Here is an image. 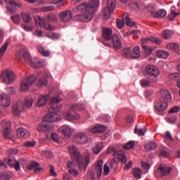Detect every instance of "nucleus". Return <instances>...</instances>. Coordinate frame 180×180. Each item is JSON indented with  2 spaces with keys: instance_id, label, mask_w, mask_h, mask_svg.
<instances>
[{
  "instance_id": "f257e3e1",
  "label": "nucleus",
  "mask_w": 180,
  "mask_h": 180,
  "mask_svg": "<svg viewBox=\"0 0 180 180\" xmlns=\"http://www.w3.org/2000/svg\"><path fill=\"white\" fill-rule=\"evenodd\" d=\"M99 6V0H89V3H83L77 6L80 12H86L85 14H79L75 16L77 22H91L94 18V13Z\"/></svg>"
},
{
  "instance_id": "f03ea898",
  "label": "nucleus",
  "mask_w": 180,
  "mask_h": 180,
  "mask_svg": "<svg viewBox=\"0 0 180 180\" xmlns=\"http://www.w3.org/2000/svg\"><path fill=\"white\" fill-rule=\"evenodd\" d=\"M68 151L72 158L77 161V165L79 171H86L89 162H91V155L89 153H84L82 156L79 153L78 148L75 146H70Z\"/></svg>"
},
{
  "instance_id": "7ed1b4c3",
  "label": "nucleus",
  "mask_w": 180,
  "mask_h": 180,
  "mask_svg": "<svg viewBox=\"0 0 180 180\" xmlns=\"http://www.w3.org/2000/svg\"><path fill=\"white\" fill-rule=\"evenodd\" d=\"M144 77L152 79L153 82L157 83L158 82V76L160 75V70L157 67L153 65H148L145 68V70L143 72Z\"/></svg>"
},
{
  "instance_id": "20e7f679",
  "label": "nucleus",
  "mask_w": 180,
  "mask_h": 180,
  "mask_svg": "<svg viewBox=\"0 0 180 180\" xmlns=\"http://www.w3.org/2000/svg\"><path fill=\"white\" fill-rule=\"evenodd\" d=\"M16 57L21 63H26V64H31L32 63V56L29 50L26 48L22 49L20 51H18L16 53Z\"/></svg>"
},
{
  "instance_id": "39448f33",
  "label": "nucleus",
  "mask_w": 180,
  "mask_h": 180,
  "mask_svg": "<svg viewBox=\"0 0 180 180\" xmlns=\"http://www.w3.org/2000/svg\"><path fill=\"white\" fill-rule=\"evenodd\" d=\"M58 120H61V115L56 113V108L54 107H51L49 112L43 118V121L46 123L58 122Z\"/></svg>"
},
{
  "instance_id": "423d86ee",
  "label": "nucleus",
  "mask_w": 180,
  "mask_h": 180,
  "mask_svg": "<svg viewBox=\"0 0 180 180\" xmlns=\"http://www.w3.org/2000/svg\"><path fill=\"white\" fill-rule=\"evenodd\" d=\"M116 8V0H108V6L102 10L104 15V19H110L112 13H113Z\"/></svg>"
},
{
  "instance_id": "0eeeda50",
  "label": "nucleus",
  "mask_w": 180,
  "mask_h": 180,
  "mask_svg": "<svg viewBox=\"0 0 180 180\" xmlns=\"http://www.w3.org/2000/svg\"><path fill=\"white\" fill-rule=\"evenodd\" d=\"M37 78L36 76L32 75L30 77L25 78L24 80H22L21 85H20V89L22 92H26V91L29 90V86L30 85H33L34 82H36V79Z\"/></svg>"
},
{
  "instance_id": "6e6552de",
  "label": "nucleus",
  "mask_w": 180,
  "mask_h": 180,
  "mask_svg": "<svg viewBox=\"0 0 180 180\" xmlns=\"http://www.w3.org/2000/svg\"><path fill=\"white\" fill-rule=\"evenodd\" d=\"M148 12L151 13L152 16L155 19H162L167 16V11L165 9H160L155 11L154 6L148 5Z\"/></svg>"
},
{
  "instance_id": "1a4fd4ad",
  "label": "nucleus",
  "mask_w": 180,
  "mask_h": 180,
  "mask_svg": "<svg viewBox=\"0 0 180 180\" xmlns=\"http://www.w3.org/2000/svg\"><path fill=\"white\" fill-rule=\"evenodd\" d=\"M1 127L3 129V137L4 139H11L12 136V129L11 128V122L9 121L3 120L1 122Z\"/></svg>"
},
{
  "instance_id": "9d476101",
  "label": "nucleus",
  "mask_w": 180,
  "mask_h": 180,
  "mask_svg": "<svg viewBox=\"0 0 180 180\" xmlns=\"http://www.w3.org/2000/svg\"><path fill=\"white\" fill-rule=\"evenodd\" d=\"M73 141L77 144H86L88 143V136L84 132H77L74 136Z\"/></svg>"
},
{
  "instance_id": "9b49d317",
  "label": "nucleus",
  "mask_w": 180,
  "mask_h": 180,
  "mask_svg": "<svg viewBox=\"0 0 180 180\" xmlns=\"http://www.w3.org/2000/svg\"><path fill=\"white\" fill-rule=\"evenodd\" d=\"M59 18L63 23H67L72 20V12L70 10H66L59 13Z\"/></svg>"
},
{
  "instance_id": "f8f14e48",
  "label": "nucleus",
  "mask_w": 180,
  "mask_h": 180,
  "mask_svg": "<svg viewBox=\"0 0 180 180\" xmlns=\"http://www.w3.org/2000/svg\"><path fill=\"white\" fill-rule=\"evenodd\" d=\"M3 81L8 83L12 84L15 81V73L12 71L6 70L2 75Z\"/></svg>"
},
{
  "instance_id": "ddd939ff",
  "label": "nucleus",
  "mask_w": 180,
  "mask_h": 180,
  "mask_svg": "<svg viewBox=\"0 0 180 180\" xmlns=\"http://www.w3.org/2000/svg\"><path fill=\"white\" fill-rule=\"evenodd\" d=\"M103 38L106 41H110L113 39V30L111 28L103 27L102 28Z\"/></svg>"
},
{
  "instance_id": "4468645a",
  "label": "nucleus",
  "mask_w": 180,
  "mask_h": 180,
  "mask_svg": "<svg viewBox=\"0 0 180 180\" xmlns=\"http://www.w3.org/2000/svg\"><path fill=\"white\" fill-rule=\"evenodd\" d=\"M64 116L65 119L68 122H74L75 120H79V119H81L79 114L71 111L65 112Z\"/></svg>"
},
{
  "instance_id": "2eb2a0df",
  "label": "nucleus",
  "mask_w": 180,
  "mask_h": 180,
  "mask_svg": "<svg viewBox=\"0 0 180 180\" xmlns=\"http://www.w3.org/2000/svg\"><path fill=\"white\" fill-rule=\"evenodd\" d=\"M160 96L167 103L172 102V96L171 95L169 91H168L167 89H160Z\"/></svg>"
},
{
  "instance_id": "dca6fc26",
  "label": "nucleus",
  "mask_w": 180,
  "mask_h": 180,
  "mask_svg": "<svg viewBox=\"0 0 180 180\" xmlns=\"http://www.w3.org/2000/svg\"><path fill=\"white\" fill-rule=\"evenodd\" d=\"M4 161L6 164H8L11 168H15V171H20V164H19V161L16 160L14 158L8 159L7 161L6 159H5Z\"/></svg>"
},
{
  "instance_id": "f3484780",
  "label": "nucleus",
  "mask_w": 180,
  "mask_h": 180,
  "mask_svg": "<svg viewBox=\"0 0 180 180\" xmlns=\"http://www.w3.org/2000/svg\"><path fill=\"white\" fill-rule=\"evenodd\" d=\"M0 106L9 108L11 106V98L6 94H0Z\"/></svg>"
},
{
  "instance_id": "a211bd4d",
  "label": "nucleus",
  "mask_w": 180,
  "mask_h": 180,
  "mask_svg": "<svg viewBox=\"0 0 180 180\" xmlns=\"http://www.w3.org/2000/svg\"><path fill=\"white\" fill-rule=\"evenodd\" d=\"M114 49L116 50H120L122 46V39L117 34H113L112 39H111Z\"/></svg>"
},
{
  "instance_id": "6ab92c4d",
  "label": "nucleus",
  "mask_w": 180,
  "mask_h": 180,
  "mask_svg": "<svg viewBox=\"0 0 180 180\" xmlns=\"http://www.w3.org/2000/svg\"><path fill=\"white\" fill-rule=\"evenodd\" d=\"M172 171V167H163L160 165L158 169V172L160 174L161 176H168Z\"/></svg>"
},
{
  "instance_id": "aec40b11",
  "label": "nucleus",
  "mask_w": 180,
  "mask_h": 180,
  "mask_svg": "<svg viewBox=\"0 0 180 180\" xmlns=\"http://www.w3.org/2000/svg\"><path fill=\"white\" fill-rule=\"evenodd\" d=\"M5 2L7 4V12H8V13H15L17 11L16 7L18 6L16 1L5 0Z\"/></svg>"
},
{
  "instance_id": "412c9836",
  "label": "nucleus",
  "mask_w": 180,
  "mask_h": 180,
  "mask_svg": "<svg viewBox=\"0 0 180 180\" xmlns=\"http://www.w3.org/2000/svg\"><path fill=\"white\" fill-rule=\"evenodd\" d=\"M103 168V160H98L95 163L94 171L97 175V178H101L102 175V169Z\"/></svg>"
},
{
  "instance_id": "4be33fe9",
  "label": "nucleus",
  "mask_w": 180,
  "mask_h": 180,
  "mask_svg": "<svg viewBox=\"0 0 180 180\" xmlns=\"http://www.w3.org/2000/svg\"><path fill=\"white\" fill-rule=\"evenodd\" d=\"M167 108H168V103L167 102L158 101L155 103V109L158 112H164V110H167Z\"/></svg>"
},
{
  "instance_id": "5701e85b",
  "label": "nucleus",
  "mask_w": 180,
  "mask_h": 180,
  "mask_svg": "<svg viewBox=\"0 0 180 180\" xmlns=\"http://www.w3.org/2000/svg\"><path fill=\"white\" fill-rule=\"evenodd\" d=\"M141 41L143 44H147V43H149V41L155 43V44H161V40L153 36L148 37L147 38H142L141 39Z\"/></svg>"
},
{
  "instance_id": "b1692460",
  "label": "nucleus",
  "mask_w": 180,
  "mask_h": 180,
  "mask_svg": "<svg viewBox=\"0 0 180 180\" xmlns=\"http://www.w3.org/2000/svg\"><path fill=\"white\" fill-rule=\"evenodd\" d=\"M49 99H50L49 95L39 96L37 101V106H38V108H43V106L47 103Z\"/></svg>"
},
{
  "instance_id": "393cba45",
  "label": "nucleus",
  "mask_w": 180,
  "mask_h": 180,
  "mask_svg": "<svg viewBox=\"0 0 180 180\" xmlns=\"http://www.w3.org/2000/svg\"><path fill=\"white\" fill-rule=\"evenodd\" d=\"M114 157H118L119 160H120L123 164L127 162V156L123 150H120L115 153Z\"/></svg>"
},
{
  "instance_id": "a878e982",
  "label": "nucleus",
  "mask_w": 180,
  "mask_h": 180,
  "mask_svg": "<svg viewBox=\"0 0 180 180\" xmlns=\"http://www.w3.org/2000/svg\"><path fill=\"white\" fill-rule=\"evenodd\" d=\"M30 65L33 67V68H41L44 65V63L39 58H34V60H32Z\"/></svg>"
},
{
  "instance_id": "bb28decb",
  "label": "nucleus",
  "mask_w": 180,
  "mask_h": 180,
  "mask_svg": "<svg viewBox=\"0 0 180 180\" xmlns=\"http://www.w3.org/2000/svg\"><path fill=\"white\" fill-rule=\"evenodd\" d=\"M61 131L62 134H64L65 137H67V139L71 137V134H72L71 128L67 125H63L61 127Z\"/></svg>"
},
{
  "instance_id": "cd10ccee",
  "label": "nucleus",
  "mask_w": 180,
  "mask_h": 180,
  "mask_svg": "<svg viewBox=\"0 0 180 180\" xmlns=\"http://www.w3.org/2000/svg\"><path fill=\"white\" fill-rule=\"evenodd\" d=\"M141 56V52L140 51V46H136L134 47L133 51H131V58L136 59Z\"/></svg>"
},
{
  "instance_id": "c85d7f7f",
  "label": "nucleus",
  "mask_w": 180,
  "mask_h": 180,
  "mask_svg": "<svg viewBox=\"0 0 180 180\" xmlns=\"http://www.w3.org/2000/svg\"><path fill=\"white\" fill-rule=\"evenodd\" d=\"M38 51L43 57H50L51 55V51L46 50L41 45L38 46Z\"/></svg>"
},
{
  "instance_id": "c756f323",
  "label": "nucleus",
  "mask_w": 180,
  "mask_h": 180,
  "mask_svg": "<svg viewBox=\"0 0 180 180\" xmlns=\"http://www.w3.org/2000/svg\"><path fill=\"white\" fill-rule=\"evenodd\" d=\"M106 127L102 124H98L94 128L91 129V133H103V131H105Z\"/></svg>"
},
{
  "instance_id": "7c9ffc66",
  "label": "nucleus",
  "mask_w": 180,
  "mask_h": 180,
  "mask_svg": "<svg viewBox=\"0 0 180 180\" xmlns=\"http://www.w3.org/2000/svg\"><path fill=\"white\" fill-rule=\"evenodd\" d=\"M22 113V108L17 103L14 104L12 107V115L13 116L19 117Z\"/></svg>"
},
{
  "instance_id": "2f4dec72",
  "label": "nucleus",
  "mask_w": 180,
  "mask_h": 180,
  "mask_svg": "<svg viewBox=\"0 0 180 180\" xmlns=\"http://www.w3.org/2000/svg\"><path fill=\"white\" fill-rule=\"evenodd\" d=\"M51 129H53V127L43 122L37 127V130L38 131H49V130H51Z\"/></svg>"
},
{
  "instance_id": "473e14b6",
  "label": "nucleus",
  "mask_w": 180,
  "mask_h": 180,
  "mask_svg": "<svg viewBox=\"0 0 180 180\" xmlns=\"http://www.w3.org/2000/svg\"><path fill=\"white\" fill-rule=\"evenodd\" d=\"M132 174L136 179H141V175L143 174V170L140 168H134L132 170Z\"/></svg>"
},
{
  "instance_id": "72a5a7b5",
  "label": "nucleus",
  "mask_w": 180,
  "mask_h": 180,
  "mask_svg": "<svg viewBox=\"0 0 180 180\" xmlns=\"http://www.w3.org/2000/svg\"><path fill=\"white\" fill-rule=\"evenodd\" d=\"M47 85H49V82L46 77L39 78L37 83V86H38V88H43V86H47Z\"/></svg>"
},
{
  "instance_id": "f704fd0d",
  "label": "nucleus",
  "mask_w": 180,
  "mask_h": 180,
  "mask_svg": "<svg viewBox=\"0 0 180 180\" xmlns=\"http://www.w3.org/2000/svg\"><path fill=\"white\" fill-rule=\"evenodd\" d=\"M27 134V129L25 128H18L16 131V134L20 139H23Z\"/></svg>"
},
{
  "instance_id": "c9c22d12",
  "label": "nucleus",
  "mask_w": 180,
  "mask_h": 180,
  "mask_svg": "<svg viewBox=\"0 0 180 180\" xmlns=\"http://www.w3.org/2000/svg\"><path fill=\"white\" fill-rule=\"evenodd\" d=\"M9 46V42L6 41L4 44L1 47L0 49V61L2 60V57H4V55L6 52V50L8 49V46Z\"/></svg>"
},
{
  "instance_id": "e433bc0d",
  "label": "nucleus",
  "mask_w": 180,
  "mask_h": 180,
  "mask_svg": "<svg viewBox=\"0 0 180 180\" xmlns=\"http://www.w3.org/2000/svg\"><path fill=\"white\" fill-rule=\"evenodd\" d=\"M122 56L125 58H131V49L130 47L124 48L122 50Z\"/></svg>"
},
{
  "instance_id": "4c0bfd02",
  "label": "nucleus",
  "mask_w": 180,
  "mask_h": 180,
  "mask_svg": "<svg viewBox=\"0 0 180 180\" xmlns=\"http://www.w3.org/2000/svg\"><path fill=\"white\" fill-rule=\"evenodd\" d=\"M24 104L27 108L33 106V98L30 96L25 97Z\"/></svg>"
},
{
  "instance_id": "58836bf2",
  "label": "nucleus",
  "mask_w": 180,
  "mask_h": 180,
  "mask_svg": "<svg viewBox=\"0 0 180 180\" xmlns=\"http://www.w3.org/2000/svg\"><path fill=\"white\" fill-rule=\"evenodd\" d=\"M174 6L172 7V10L168 15L169 20L172 21L175 18L178 16V15H180V13H176L175 10H174Z\"/></svg>"
},
{
  "instance_id": "ea45409f",
  "label": "nucleus",
  "mask_w": 180,
  "mask_h": 180,
  "mask_svg": "<svg viewBox=\"0 0 180 180\" xmlns=\"http://www.w3.org/2000/svg\"><path fill=\"white\" fill-rule=\"evenodd\" d=\"M124 19L126 20L127 26H131V27H133V26H136V22L131 21V19L129 16V14L124 13Z\"/></svg>"
},
{
  "instance_id": "a19ab883",
  "label": "nucleus",
  "mask_w": 180,
  "mask_h": 180,
  "mask_svg": "<svg viewBox=\"0 0 180 180\" xmlns=\"http://www.w3.org/2000/svg\"><path fill=\"white\" fill-rule=\"evenodd\" d=\"M85 105L84 104H73L71 105L70 110H84Z\"/></svg>"
},
{
  "instance_id": "79ce46f5",
  "label": "nucleus",
  "mask_w": 180,
  "mask_h": 180,
  "mask_svg": "<svg viewBox=\"0 0 180 180\" xmlns=\"http://www.w3.org/2000/svg\"><path fill=\"white\" fill-rule=\"evenodd\" d=\"M145 148L148 150V151H153V150H155V148H157V143L155 142H149L146 144Z\"/></svg>"
},
{
  "instance_id": "37998d69",
  "label": "nucleus",
  "mask_w": 180,
  "mask_h": 180,
  "mask_svg": "<svg viewBox=\"0 0 180 180\" xmlns=\"http://www.w3.org/2000/svg\"><path fill=\"white\" fill-rule=\"evenodd\" d=\"M103 149V145L101 143H98L95 147L92 148L94 154H98L101 153V150Z\"/></svg>"
},
{
  "instance_id": "c03bdc74",
  "label": "nucleus",
  "mask_w": 180,
  "mask_h": 180,
  "mask_svg": "<svg viewBox=\"0 0 180 180\" xmlns=\"http://www.w3.org/2000/svg\"><path fill=\"white\" fill-rule=\"evenodd\" d=\"M157 56L158 58H168V56H169V53L167 51H158L157 52Z\"/></svg>"
},
{
  "instance_id": "a18cd8bd",
  "label": "nucleus",
  "mask_w": 180,
  "mask_h": 180,
  "mask_svg": "<svg viewBox=\"0 0 180 180\" xmlns=\"http://www.w3.org/2000/svg\"><path fill=\"white\" fill-rule=\"evenodd\" d=\"M172 34H174V33L172 31L166 30L162 34V37L165 40H168V39H171Z\"/></svg>"
},
{
  "instance_id": "49530a36",
  "label": "nucleus",
  "mask_w": 180,
  "mask_h": 180,
  "mask_svg": "<svg viewBox=\"0 0 180 180\" xmlns=\"http://www.w3.org/2000/svg\"><path fill=\"white\" fill-rule=\"evenodd\" d=\"M117 27L119 29H123L124 27V15H122V19L120 20V19H117L116 21Z\"/></svg>"
},
{
  "instance_id": "de8ad7c7",
  "label": "nucleus",
  "mask_w": 180,
  "mask_h": 180,
  "mask_svg": "<svg viewBox=\"0 0 180 180\" xmlns=\"http://www.w3.org/2000/svg\"><path fill=\"white\" fill-rule=\"evenodd\" d=\"M37 167H40V163L33 161L30 165H28L27 166V168L30 171H32V169H34L37 168Z\"/></svg>"
},
{
  "instance_id": "09e8293b",
  "label": "nucleus",
  "mask_w": 180,
  "mask_h": 180,
  "mask_svg": "<svg viewBox=\"0 0 180 180\" xmlns=\"http://www.w3.org/2000/svg\"><path fill=\"white\" fill-rule=\"evenodd\" d=\"M140 84L142 88H146V86H150L151 85V81L147 79H142L140 81Z\"/></svg>"
},
{
  "instance_id": "8fccbe9b",
  "label": "nucleus",
  "mask_w": 180,
  "mask_h": 180,
  "mask_svg": "<svg viewBox=\"0 0 180 180\" xmlns=\"http://www.w3.org/2000/svg\"><path fill=\"white\" fill-rule=\"evenodd\" d=\"M51 139L54 142L57 143V144L60 143V136L56 132H53L51 134Z\"/></svg>"
},
{
  "instance_id": "3c124183",
  "label": "nucleus",
  "mask_w": 180,
  "mask_h": 180,
  "mask_svg": "<svg viewBox=\"0 0 180 180\" xmlns=\"http://www.w3.org/2000/svg\"><path fill=\"white\" fill-rule=\"evenodd\" d=\"M134 147V141H129L123 146L124 150H131Z\"/></svg>"
},
{
  "instance_id": "603ef678",
  "label": "nucleus",
  "mask_w": 180,
  "mask_h": 180,
  "mask_svg": "<svg viewBox=\"0 0 180 180\" xmlns=\"http://www.w3.org/2000/svg\"><path fill=\"white\" fill-rule=\"evenodd\" d=\"M142 49L144 50V52L146 53V56H150L151 53H153V48L150 46H147L144 44H142Z\"/></svg>"
},
{
  "instance_id": "864d4df0",
  "label": "nucleus",
  "mask_w": 180,
  "mask_h": 180,
  "mask_svg": "<svg viewBox=\"0 0 180 180\" xmlns=\"http://www.w3.org/2000/svg\"><path fill=\"white\" fill-rule=\"evenodd\" d=\"M22 20L25 23H29V22L32 20V16H30V14L29 13H22Z\"/></svg>"
},
{
  "instance_id": "5fc2aeb1",
  "label": "nucleus",
  "mask_w": 180,
  "mask_h": 180,
  "mask_svg": "<svg viewBox=\"0 0 180 180\" xmlns=\"http://www.w3.org/2000/svg\"><path fill=\"white\" fill-rule=\"evenodd\" d=\"M167 47L169 50H174V51H176V50H178V49L179 48V45H178V44L172 43L168 44L167 45Z\"/></svg>"
},
{
  "instance_id": "6e6d98bb",
  "label": "nucleus",
  "mask_w": 180,
  "mask_h": 180,
  "mask_svg": "<svg viewBox=\"0 0 180 180\" xmlns=\"http://www.w3.org/2000/svg\"><path fill=\"white\" fill-rule=\"evenodd\" d=\"M47 20H49V22H56L57 20V15L54 14V13H50L49 15H48L47 16Z\"/></svg>"
},
{
  "instance_id": "4d7b16f0",
  "label": "nucleus",
  "mask_w": 180,
  "mask_h": 180,
  "mask_svg": "<svg viewBox=\"0 0 180 180\" xmlns=\"http://www.w3.org/2000/svg\"><path fill=\"white\" fill-rule=\"evenodd\" d=\"M46 37L49 39H52L53 40H57L60 39V35L56 32H53L50 34H46Z\"/></svg>"
},
{
  "instance_id": "13d9d810",
  "label": "nucleus",
  "mask_w": 180,
  "mask_h": 180,
  "mask_svg": "<svg viewBox=\"0 0 180 180\" xmlns=\"http://www.w3.org/2000/svg\"><path fill=\"white\" fill-rule=\"evenodd\" d=\"M5 90L8 95H15V94H16V90L12 86L7 87Z\"/></svg>"
},
{
  "instance_id": "bf43d9fd",
  "label": "nucleus",
  "mask_w": 180,
  "mask_h": 180,
  "mask_svg": "<svg viewBox=\"0 0 180 180\" xmlns=\"http://www.w3.org/2000/svg\"><path fill=\"white\" fill-rule=\"evenodd\" d=\"M134 133L135 134H138V136H144V134H146V131H144V129H137V126H136L134 129Z\"/></svg>"
},
{
  "instance_id": "052dcab7",
  "label": "nucleus",
  "mask_w": 180,
  "mask_h": 180,
  "mask_svg": "<svg viewBox=\"0 0 180 180\" xmlns=\"http://www.w3.org/2000/svg\"><path fill=\"white\" fill-rule=\"evenodd\" d=\"M36 146V141H27L24 143V147H26L27 148H30L32 147H34Z\"/></svg>"
},
{
  "instance_id": "680f3d73",
  "label": "nucleus",
  "mask_w": 180,
  "mask_h": 180,
  "mask_svg": "<svg viewBox=\"0 0 180 180\" xmlns=\"http://www.w3.org/2000/svg\"><path fill=\"white\" fill-rule=\"evenodd\" d=\"M163 138L167 139V140H169V141H174V138H172V135L170 131H167L166 134H163Z\"/></svg>"
},
{
  "instance_id": "e2e57ef3",
  "label": "nucleus",
  "mask_w": 180,
  "mask_h": 180,
  "mask_svg": "<svg viewBox=\"0 0 180 180\" xmlns=\"http://www.w3.org/2000/svg\"><path fill=\"white\" fill-rule=\"evenodd\" d=\"M11 20L15 25H19V23H20V16L19 15L11 16Z\"/></svg>"
},
{
  "instance_id": "0e129e2a",
  "label": "nucleus",
  "mask_w": 180,
  "mask_h": 180,
  "mask_svg": "<svg viewBox=\"0 0 180 180\" xmlns=\"http://www.w3.org/2000/svg\"><path fill=\"white\" fill-rule=\"evenodd\" d=\"M129 8L134 9V11H139V9H140V5H139L137 3H131L129 4Z\"/></svg>"
},
{
  "instance_id": "69168bd1",
  "label": "nucleus",
  "mask_w": 180,
  "mask_h": 180,
  "mask_svg": "<svg viewBox=\"0 0 180 180\" xmlns=\"http://www.w3.org/2000/svg\"><path fill=\"white\" fill-rule=\"evenodd\" d=\"M63 101V99L60 98V97L57 96V97H52L50 99V101L51 102V103H58V102H61Z\"/></svg>"
},
{
  "instance_id": "338daca9",
  "label": "nucleus",
  "mask_w": 180,
  "mask_h": 180,
  "mask_svg": "<svg viewBox=\"0 0 180 180\" xmlns=\"http://www.w3.org/2000/svg\"><path fill=\"white\" fill-rule=\"evenodd\" d=\"M180 110V107L179 106H175L174 108H172V109H170V110L169 111V113H178V112H179Z\"/></svg>"
},
{
  "instance_id": "774afa93",
  "label": "nucleus",
  "mask_w": 180,
  "mask_h": 180,
  "mask_svg": "<svg viewBox=\"0 0 180 180\" xmlns=\"http://www.w3.org/2000/svg\"><path fill=\"white\" fill-rule=\"evenodd\" d=\"M170 77L173 79H180V73H178V72L171 73Z\"/></svg>"
}]
</instances>
